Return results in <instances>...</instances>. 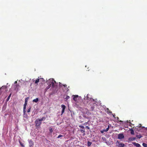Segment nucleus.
Here are the masks:
<instances>
[{
	"mask_svg": "<svg viewBox=\"0 0 147 147\" xmlns=\"http://www.w3.org/2000/svg\"><path fill=\"white\" fill-rule=\"evenodd\" d=\"M38 119L40 120V119Z\"/></svg>",
	"mask_w": 147,
	"mask_h": 147,
	"instance_id": "37998d69",
	"label": "nucleus"
},
{
	"mask_svg": "<svg viewBox=\"0 0 147 147\" xmlns=\"http://www.w3.org/2000/svg\"><path fill=\"white\" fill-rule=\"evenodd\" d=\"M31 109V107H30L29 108H28V110H27V112L28 113L30 112V110Z\"/></svg>",
	"mask_w": 147,
	"mask_h": 147,
	"instance_id": "393cba45",
	"label": "nucleus"
},
{
	"mask_svg": "<svg viewBox=\"0 0 147 147\" xmlns=\"http://www.w3.org/2000/svg\"><path fill=\"white\" fill-rule=\"evenodd\" d=\"M5 86V88H3L2 90H1L2 91V92H3V91H4V90H6V89H7V86Z\"/></svg>",
	"mask_w": 147,
	"mask_h": 147,
	"instance_id": "f3484780",
	"label": "nucleus"
},
{
	"mask_svg": "<svg viewBox=\"0 0 147 147\" xmlns=\"http://www.w3.org/2000/svg\"><path fill=\"white\" fill-rule=\"evenodd\" d=\"M86 128L88 129H90V128H89V127L88 126H86Z\"/></svg>",
	"mask_w": 147,
	"mask_h": 147,
	"instance_id": "c9c22d12",
	"label": "nucleus"
},
{
	"mask_svg": "<svg viewBox=\"0 0 147 147\" xmlns=\"http://www.w3.org/2000/svg\"><path fill=\"white\" fill-rule=\"evenodd\" d=\"M136 138H131L129 139V140L131 141H133L135 140Z\"/></svg>",
	"mask_w": 147,
	"mask_h": 147,
	"instance_id": "aec40b11",
	"label": "nucleus"
},
{
	"mask_svg": "<svg viewBox=\"0 0 147 147\" xmlns=\"http://www.w3.org/2000/svg\"><path fill=\"white\" fill-rule=\"evenodd\" d=\"M106 111H107V113L109 114H110L112 113V112L108 108H107L106 110Z\"/></svg>",
	"mask_w": 147,
	"mask_h": 147,
	"instance_id": "9b49d317",
	"label": "nucleus"
},
{
	"mask_svg": "<svg viewBox=\"0 0 147 147\" xmlns=\"http://www.w3.org/2000/svg\"><path fill=\"white\" fill-rule=\"evenodd\" d=\"M142 145L144 147H147V144L145 143H143L142 144Z\"/></svg>",
	"mask_w": 147,
	"mask_h": 147,
	"instance_id": "b1692460",
	"label": "nucleus"
},
{
	"mask_svg": "<svg viewBox=\"0 0 147 147\" xmlns=\"http://www.w3.org/2000/svg\"><path fill=\"white\" fill-rule=\"evenodd\" d=\"M11 94H10V95H9V96H8V97H7V101H8L9 100L11 97Z\"/></svg>",
	"mask_w": 147,
	"mask_h": 147,
	"instance_id": "a878e982",
	"label": "nucleus"
},
{
	"mask_svg": "<svg viewBox=\"0 0 147 147\" xmlns=\"http://www.w3.org/2000/svg\"><path fill=\"white\" fill-rule=\"evenodd\" d=\"M28 98H26V99H25V103L24 105V107H23V108H26V106L27 105V102H28Z\"/></svg>",
	"mask_w": 147,
	"mask_h": 147,
	"instance_id": "1a4fd4ad",
	"label": "nucleus"
},
{
	"mask_svg": "<svg viewBox=\"0 0 147 147\" xmlns=\"http://www.w3.org/2000/svg\"><path fill=\"white\" fill-rule=\"evenodd\" d=\"M68 90H69V89H68L67 88V91H68Z\"/></svg>",
	"mask_w": 147,
	"mask_h": 147,
	"instance_id": "ea45409f",
	"label": "nucleus"
},
{
	"mask_svg": "<svg viewBox=\"0 0 147 147\" xmlns=\"http://www.w3.org/2000/svg\"><path fill=\"white\" fill-rule=\"evenodd\" d=\"M61 107L62 109V110L61 111V113L62 114H63L66 108V107L65 105H61Z\"/></svg>",
	"mask_w": 147,
	"mask_h": 147,
	"instance_id": "0eeeda50",
	"label": "nucleus"
},
{
	"mask_svg": "<svg viewBox=\"0 0 147 147\" xmlns=\"http://www.w3.org/2000/svg\"><path fill=\"white\" fill-rule=\"evenodd\" d=\"M40 80V81H44V79H43V80Z\"/></svg>",
	"mask_w": 147,
	"mask_h": 147,
	"instance_id": "4c0bfd02",
	"label": "nucleus"
},
{
	"mask_svg": "<svg viewBox=\"0 0 147 147\" xmlns=\"http://www.w3.org/2000/svg\"><path fill=\"white\" fill-rule=\"evenodd\" d=\"M5 88V86H2L0 88V95L1 94V92H2L1 91V90H2L3 88Z\"/></svg>",
	"mask_w": 147,
	"mask_h": 147,
	"instance_id": "4be33fe9",
	"label": "nucleus"
},
{
	"mask_svg": "<svg viewBox=\"0 0 147 147\" xmlns=\"http://www.w3.org/2000/svg\"><path fill=\"white\" fill-rule=\"evenodd\" d=\"M47 82L48 83V84H49L47 87V89L49 88L51 86H52L53 87H55V83H56V81H55L53 78L49 79V80L47 81Z\"/></svg>",
	"mask_w": 147,
	"mask_h": 147,
	"instance_id": "f257e3e1",
	"label": "nucleus"
},
{
	"mask_svg": "<svg viewBox=\"0 0 147 147\" xmlns=\"http://www.w3.org/2000/svg\"><path fill=\"white\" fill-rule=\"evenodd\" d=\"M42 120H36L35 122L36 123V126L37 127L39 126L41 123V121Z\"/></svg>",
	"mask_w": 147,
	"mask_h": 147,
	"instance_id": "7ed1b4c3",
	"label": "nucleus"
},
{
	"mask_svg": "<svg viewBox=\"0 0 147 147\" xmlns=\"http://www.w3.org/2000/svg\"><path fill=\"white\" fill-rule=\"evenodd\" d=\"M136 137L137 138H138L139 139H140V138H142V136L140 135H137L136 136Z\"/></svg>",
	"mask_w": 147,
	"mask_h": 147,
	"instance_id": "412c9836",
	"label": "nucleus"
},
{
	"mask_svg": "<svg viewBox=\"0 0 147 147\" xmlns=\"http://www.w3.org/2000/svg\"><path fill=\"white\" fill-rule=\"evenodd\" d=\"M63 86H64L65 87H67V85L66 84L63 85Z\"/></svg>",
	"mask_w": 147,
	"mask_h": 147,
	"instance_id": "e433bc0d",
	"label": "nucleus"
},
{
	"mask_svg": "<svg viewBox=\"0 0 147 147\" xmlns=\"http://www.w3.org/2000/svg\"><path fill=\"white\" fill-rule=\"evenodd\" d=\"M20 145H21V146H22V147H24V145L22 143H21V142H20Z\"/></svg>",
	"mask_w": 147,
	"mask_h": 147,
	"instance_id": "f704fd0d",
	"label": "nucleus"
},
{
	"mask_svg": "<svg viewBox=\"0 0 147 147\" xmlns=\"http://www.w3.org/2000/svg\"><path fill=\"white\" fill-rule=\"evenodd\" d=\"M124 136L123 134L120 133L118 134L117 138L121 140L124 138Z\"/></svg>",
	"mask_w": 147,
	"mask_h": 147,
	"instance_id": "20e7f679",
	"label": "nucleus"
},
{
	"mask_svg": "<svg viewBox=\"0 0 147 147\" xmlns=\"http://www.w3.org/2000/svg\"><path fill=\"white\" fill-rule=\"evenodd\" d=\"M17 83V82L16 81H15L14 82L15 84H16Z\"/></svg>",
	"mask_w": 147,
	"mask_h": 147,
	"instance_id": "58836bf2",
	"label": "nucleus"
},
{
	"mask_svg": "<svg viewBox=\"0 0 147 147\" xmlns=\"http://www.w3.org/2000/svg\"><path fill=\"white\" fill-rule=\"evenodd\" d=\"M115 120V121H116V122H117V121H118L119 120Z\"/></svg>",
	"mask_w": 147,
	"mask_h": 147,
	"instance_id": "a19ab883",
	"label": "nucleus"
},
{
	"mask_svg": "<svg viewBox=\"0 0 147 147\" xmlns=\"http://www.w3.org/2000/svg\"><path fill=\"white\" fill-rule=\"evenodd\" d=\"M79 127H80L81 128L84 129V126H82V125H80Z\"/></svg>",
	"mask_w": 147,
	"mask_h": 147,
	"instance_id": "7c9ffc66",
	"label": "nucleus"
},
{
	"mask_svg": "<svg viewBox=\"0 0 147 147\" xmlns=\"http://www.w3.org/2000/svg\"><path fill=\"white\" fill-rule=\"evenodd\" d=\"M29 147H32L34 145V142L31 140H29Z\"/></svg>",
	"mask_w": 147,
	"mask_h": 147,
	"instance_id": "39448f33",
	"label": "nucleus"
},
{
	"mask_svg": "<svg viewBox=\"0 0 147 147\" xmlns=\"http://www.w3.org/2000/svg\"><path fill=\"white\" fill-rule=\"evenodd\" d=\"M26 109V108H23V112L24 113H25L26 112V111H25Z\"/></svg>",
	"mask_w": 147,
	"mask_h": 147,
	"instance_id": "2f4dec72",
	"label": "nucleus"
},
{
	"mask_svg": "<svg viewBox=\"0 0 147 147\" xmlns=\"http://www.w3.org/2000/svg\"><path fill=\"white\" fill-rule=\"evenodd\" d=\"M73 100L75 101L77 100V98L74 97H72Z\"/></svg>",
	"mask_w": 147,
	"mask_h": 147,
	"instance_id": "cd10ccee",
	"label": "nucleus"
},
{
	"mask_svg": "<svg viewBox=\"0 0 147 147\" xmlns=\"http://www.w3.org/2000/svg\"><path fill=\"white\" fill-rule=\"evenodd\" d=\"M86 98H87V100H90V98L88 97V95L87 96Z\"/></svg>",
	"mask_w": 147,
	"mask_h": 147,
	"instance_id": "473e14b6",
	"label": "nucleus"
},
{
	"mask_svg": "<svg viewBox=\"0 0 147 147\" xmlns=\"http://www.w3.org/2000/svg\"><path fill=\"white\" fill-rule=\"evenodd\" d=\"M131 134H134V130L133 129H131Z\"/></svg>",
	"mask_w": 147,
	"mask_h": 147,
	"instance_id": "6ab92c4d",
	"label": "nucleus"
},
{
	"mask_svg": "<svg viewBox=\"0 0 147 147\" xmlns=\"http://www.w3.org/2000/svg\"><path fill=\"white\" fill-rule=\"evenodd\" d=\"M92 143L90 141H88L87 142V145L88 146H90Z\"/></svg>",
	"mask_w": 147,
	"mask_h": 147,
	"instance_id": "2eb2a0df",
	"label": "nucleus"
},
{
	"mask_svg": "<svg viewBox=\"0 0 147 147\" xmlns=\"http://www.w3.org/2000/svg\"><path fill=\"white\" fill-rule=\"evenodd\" d=\"M78 95H73L72 96V97H74L76 98H78Z\"/></svg>",
	"mask_w": 147,
	"mask_h": 147,
	"instance_id": "c85d7f7f",
	"label": "nucleus"
},
{
	"mask_svg": "<svg viewBox=\"0 0 147 147\" xmlns=\"http://www.w3.org/2000/svg\"><path fill=\"white\" fill-rule=\"evenodd\" d=\"M5 86V88H3L2 90H1L2 91V92H3V91H4V90H6V89H7V86Z\"/></svg>",
	"mask_w": 147,
	"mask_h": 147,
	"instance_id": "dca6fc26",
	"label": "nucleus"
},
{
	"mask_svg": "<svg viewBox=\"0 0 147 147\" xmlns=\"http://www.w3.org/2000/svg\"><path fill=\"white\" fill-rule=\"evenodd\" d=\"M40 80H43V78H40V79L38 78L35 81V84H37L40 81Z\"/></svg>",
	"mask_w": 147,
	"mask_h": 147,
	"instance_id": "9d476101",
	"label": "nucleus"
},
{
	"mask_svg": "<svg viewBox=\"0 0 147 147\" xmlns=\"http://www.w3.org/2000/svg\"><path fill=\"white\" fill-rule=\"evenodd\" d=\"M63 136L62 135H59L57 137V138H60L61 137H62Z\"/></svg>",
	"mask_w": 147,
	"mask_h": 147,
	"instance_id": "72a5a7b5",
	"label": "nucleus"
},
{
	"mask_svg": "<svg viewBox=\"0 0 147 147\" xmlns=\"http://www.w3.org/2000/svg\"><path fill=\"white\" fill-rule=\"evenodd\" d=\"M69 96H67L65 99L66 100H67L68 99H69Z\"/></svg>",
	"mask_w": 147,
	"mask_h": 147,
	"instance_id": "c756f323",
	"label": "nucleus"
},
{
	"mask_svg": "<svg viewBox=\"0 0 147 147\" xmlns=\"http://www.w3.org/2000/svg\"><path fill=\"white\" fill-rule=\"evenodd\" d=\"M80 131L81 132L84 133V134H85V131L84 129H80Z\"/></svg>",
	"mask_w": 147,
	"mask_h": 147,
	"instance_id": "a211bd4d",
	"label": "nucleus"
},
{
	"mask_svg": "<svg viewBox=\"0 0 147 147\" xmlns=\"http://www.w3.org/2000/svg\"><path fill=\"white\" fill-rule=\"evenodd\" d=\"M38 98H36L35 99H34L33 100V101L34 102H38Z\"/></svg>",
	"mask_w": 147,
	"mask_h": 147,
	"instance_id": "4468645a",
	"label": "nucleus"
},
{
	"mask_svg": "<svg viewBox=\"0 0 147 147\" xmlns=\"http://www.w3.org/2000/svg\"><path fill=\"white\" fill-rule=\"evenodd\" d=\"M116 144L118 147H124L125 146L124 144L118 141H116Z\"/></svg>",
	"mask_w": 147,
	"mask_h": 147,
	"instance_id": "f03ea898",
	"label": "nucleus"
},
{
	"mask_svg": "<svg viewBox=\"0 0 147 147\" xmlns=\"http://www.w3.org/2000/svg\"><path fill=\"white\" fill-rule=\"evenodd\" d=\"M112 114V115H113V117H114V119H118L119 118L117 117H115V114H112Z\"/></svg>",
	"mask_w": 147,
	"mask_h": 147,
	"instance_id": "f8f14e48",
	"label": "nucleus"
},
{
	"mask_svg": "<svg viewBox=\"0 0 147 147\" xmlns=\"http://www.w3.org/2000/svg\"><path fill=\"white\" fill-rule=\"evenodd\" d=\"M132 144L135 146L137 147H141L140 145L138 143H136L135 142H133Z\"/></svg>",
	"mask_w": 147,
	"mask_h": 147,
	"instance_id": "6e6552de",
	"label": "nucleus"
},
{
	"mask_svg": "<svg viewBox=\"0 0 147 147\" xmlns=\"http://www.w3.org/2000/svg\"><path fill=\"white\" fill-rule=\"evenodd\" d=\"M141 125H140V126H139V127H141Z\"/></svg>",
	"mask_w": 147,
	"mask_h": 147,
	"instance_id": "c03bdc74",
	"label": "nucleus"
},
{
	"mask_svg": "<svg viewBox=\"0 0 147 147\" xmlns=\"http://www.w3.org/2000/svg\"><path fill=\"white\" fill-rule=\"evenodd\" d=\"M90 101L91 102H95V100L92 98H90Z\"/></svg>",
	"mask_w": 147,
	"mask_h": 147,
	"instance_id": "5701e85b",
	"label": "nucleus"
},
{
	"mask_svg": "<svg viewBox=\"0 0 147 147\" xmlns=\"http://www.w3.org/2000/svg\"><path fill=\"white\" fill-rule=\"evenodd\" d=\"M19 86V85L18 84H16L15 85V90H18V87Z\"/></svg>",
	"mask_w": 147,
	"mask_h": 147,
	"instance_id": "ddd939ff",
	"label": "nucleus"
},
{
	"mask_svg": "<svg viewBox=\"0 0 147 147\" xmlns=\"http://www.w3.org/2000/svg\"><path fill=\"white\" fill-rule=\"evenodd\" d=\"M49 131L51 133H52L53 131L52 128L50 127L49 129Z\"/></svg>",
	"mask_w": 147,
	"mask_h": 147,
	"instance_id": "bb28decb",
	"label": "nucleus"
},
{
	"mask_svg": "<svg viewBox=\"0 0 147 147\" xmlns=\"http://www.w3.org/2000/svg\"><path fill=\"white\" fill-rule=\"evenodd\" d=\"M109 125H108V127L106 128V129H104L102 130H101L100 131V132L102 133H103L104 132H106L109 130Z\"/></svg>",
	"mask_w": 147,
	"mask_h": 147,
	"instance_id": "423d86ee",
	"label": "nucleus"
},
{
	"mask_svg": "<svg viewBox=\"0 0 147 147\" xmlns=\"http://www.w3.org/2000/svg\"><path fill=\"white\" fill-rule=\"evenodd\" d=\"M119 122H122V121L121 120H120V121H119Z\"/></svg>",
	"mask_w": 147,
	"mask_h": 147,
	"instance_id": "79ce46f5",
	"label": "nucleus"
}]
</instances>
